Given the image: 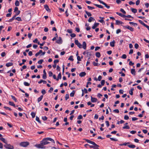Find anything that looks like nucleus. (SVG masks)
Returning a JSON list of instances; mask_svg holds the SVG:
<instances>
[{"label": "nucleus", "instance_id": "obj_13", "mask_svg": "<svg viewBox=\"0 0 149 149\" xmlns=\"http://www.w3.org/2000/svg\"><path fill=\"white\" fill-rule=\"evenodd\" d=\"M99 24V23H95L94 25L93 26L92 28L93 29H95L96 27H97L98 26Z\"/></svg>", "mask_w": 149, "mask_h": 149}, {"label": "nucleus", "instance_id": "obj_19", "mask_svg": "<svg viewBox=\"0 0 149 149\" xmlns=\"http://www.w3.org/2000/svg\"><path fill=\"white\" fill-rule=\"evenodd\" d=\"M13 65V63L11 62L8 63L6 64V66L7 67H9L10 66L12 65Z\"/></svg>", "mask_w": 149, "mask_h": 149}, {"label": "nucleus", "instance_id": "obj_45", "mask_svg": "<svg viewBox=\"0 0 149 149\" xmlns=\"http://www.w3.org/2000/svg\"><path fill=\"white\" fill-rule=\"evenodd\" d=\"M105 83V80H102L101 81V85L102 86L104 85Z\"/></svg>", "mask_w": 149, "mask_h": 149}, {"label": "nucleus", "instance_id": "obj_46", "mask_svg": "<svg viewBox=\"0 0 149 149\" xmlns=\"http://www.w3.org/2000/svg\"><path fill=\"white\" fill-rule=\"evenodd\" d=\"M69 98V95L68 94H66L65 95V100H67Z\"/></svg>", "mask_w": 149, "mask_h": 149}, {"label": "nucleus", "instance_id": "obj_57", "mask_svg": "<svg viewBox=\"0 0 149 149\" xmlns=\"http://www.w3.org/2000/svg\"><path fill=\"white\" fill-rule=\"evenodd\" d=\"M6 53L5 52H3L1 53V55L2 57H4L6 55Z\"/></svg>", "mask_w": 149, "mask_h": 149}, {"label": "nucleus", "instance_id": "obj_55", "mask_svg": "<svg viewBox=\"0 0 149 149\" xmlns=\"http://www.w3.org/2000/svg\"><path fill=\"white\" fill-rule=\"evenodd\" d=\"M70 36L74 38L76 36V34L74 33H72Z\"/></svg>", "mask_w": 149, "mask_h": 149}, {"label": "nucleus", "instance_id": "obj_7", "mask_svg": "<svg viewBox=\"0 0 149 149\" xmlns=\"http://www.w3.org/2000/svg\"><path fill=\"white\" fill-rule=\"evenodd\" d=\"M93 145V148L94 149H99L98 147L99 146L96 144L94 142L92 144Z\"/></svg>", "mask_w": 149, "mask_h": 149}, {"label": "nucleus", "instance_id": "obj_56", "mask_svg": "<svg viewBox=\"0 0 149 149\" xmlns=\"http://www.w3.org/2000/svg\"><path fill=\"white\" fill-rule=\"evenodd\" d=\"M53 88H52V87H51V88H50L48 92H49V93H52V91H53Z\"/></svg>", "mask_w": 149, "mask_h": 149}, {"label": "nucleus", "instance_id": "obj_61", "mask_svg": "<svg viewBox=\"0 0 149 149\" xmlns=\"http://www.w3.org/2000/svg\"><path fill=\"white\" fill-rule=\"evenodd\" d=\"M130 133L132 134H134L136 133V131L134 130L131 131H130Z\"/></svg>", "mask_w": 149, "mask_h": 149}, {"label": "nucleus", "instance_id": "obj_2", "mask_svg": "<svg viewBox=\"0 0 149 149\" xmlns=\"http://www.w3.org/2000/svg\"><path fill=\"white\" fill-rule=\"evenodd\" d=\"M44 146V145L42 143L41 141L40 144H36L35 146L38 148H45V147Z\"/></svg>", "mask_w": 149, "mask_h": 149}, {"label": "nucleus", "instance_id": "obj_22", "mask_svg": "<svg viewBox=\"0 0 149 149\" xmlns=\"http://www.w3.org/2000/svg\"><path fill=\"white\" fill-rule=\"evenodd\" d=\"M94 4L95 6H96L97 7L99 8H102L103 7V6L100 5H98V4Z\"/></svg>", "mask_w": 149, "mask_h": 149}, {"label": "nucleus", "instance_id": "obj_15", "mask_svg": "<svg viewBox=\"0 0 149 149\" xmlns=\"http://www.w3.org/2000/svg\"><path fill=\"white\" fill-rule=\"evenodd\" d=\"M86 44L85 42H83L82 47L84 49H86Z\"/></svg>", "mask_w": 149, "mask_h": 149}, {"label": "nucleus", "instance_id": "obj_36", "mask_svg": "<svg viewBox=\"0 0 149 149\" xmlns=\"http://www.w3.org/2000/svg\"><path fill=\"white\" fill-rule=\"evenodd\" d=\"M31 115L32 116V117L33 118H34L35 116H36V114L34 112H32L31 113Z\"/></svg>", "mask_w": 149, "mask_h": 149}, {"label": "nucleus", "instance_id": "obj_6", "mask_svg": "<svg viewBox=\"0 0 149 149\" xmlns=\"http://www.w3.org/2000/svg\"><path fill=\"white\" fill-rule=\"evenodd\" d=\"M56 42L58 44H61L62 42V40L61 38V37H59L58 39L56 40Z\"/></svg>", "mask_w": 149, "mask_h": 149}, {"label": "nucleus", "instance_id": "obj_40", "mask_svg": "<svg viewBox=\"0 0 149 149\" xmlns=\"http://www.w3.org/2000/svg\"><path fill=\"white\" fill-rule=\"evenodd\" d=\"M82 118H83V117H82V115H79V116H78L77 119L78 120H80V119H82Z\"/></svg>", "mask_w": 149, "mask_h": 149}, {"label": "nucleus", "instance_id": "obj_17", "mask_svg": "<svg viewBox=\"0 0 149 149\" xmlns=\"http://www.w3.org/2000/svg\"><path fill=\"white\" fill-rule=\"evenodd\" d=\"M61 73H60L58 74V77H57V79H56V80L57 81H58L59 79H61Z\"/></svg>", "mask_w": 149, "mask_h": 149}, {"label": "nucleus", "instance_id": "obj_52", "mask_svg": "<svg viewBox=\"0 0 149 149\" xmlns=\"http://www.w3.org/2000/svg\"><path fill=\"white\" fill-rule=\"evenodd\" d=\"M120 11L122 12L124 14H125L126 12L122 8H121L120 9Z\"/></svg>", "mask_w": 149, "mask_h": 149}, {"label": "nucleus", "instance_id": "obj_23", "mask_svg": "<svg viewBox=\"0 0 149 149\" xmlns=\"http://www.w3.org/2000/svg\"><path fill=\"white\" fill-rule=\"evenodd\" d=\"M8 103H9V104L10 105L13 106L15 107V104L13 102L10 101Z\"/></svg>", "mask_w": 149, "mask_h": 149}, {"label": "nucleus", "instance_id": "obj_41", "mask_svg": "<svg viewBox=\"0 0 149 149\" xmlns=\"http://www.w3.org/2000/svg\"><path fill=\"white\" fill-rule=\"evenodd\" d=\"M36 120L39 123H40L41 122L39 118L37 116L36 117Z\"/></svg>", "mask_w": 149, "mask_h": 149}, {"label": "nucleus", "instance_id": "obj_62", "mask_svg": "<svg viewBox=\"0 0 149 149\" xmlns=\"http://www.w3.org/2000/svg\"><path fill=\"white\" fill-rule=\"evenodd\" d=\"M102 78V76H101L100 75L97 78V80L99 81H100L101 80Z\"/></svg>", "mask_w": 149, "mask_h": 149}, {"label": "nucleus", "instance_id": "obj_28", "mask_svg": "<svg viewBox=\"0 0 149 149\" xmlns=\"http://www.w3.org/2000/svg\"><path fill=\"white\" fill-rule=\"evenodd\" d=\"M128 146L130 148H134L135 147V146L134 145H129Z\"/></svg>", "mask_w": 149, "mask_h": 149}, {"label": "nucleus", "instance_id": "obj_63", "mask_svg": "<svg viewBox=\"0 0 149 149\" xmlns=\"http://www.w3.org/2000/svg\"><path fill=\"white\" fill-rule=\"evenodd\" d=\"M87 7L89 9L91 10H92V9H94V8L93 7H91L89 6H87Z\"/></svg>", "mask_w": 149, "mask_h": 149}, {"label": "nucleus", "instance_id": "obj_49", "mask_svg": "<svg viewBox=\"0 0 149 149\" xmlns=\"http://www.w3.org/2000/svg\"><path fill=\"white\" fill-rule=\"evenodd\" d=\"M124 118L125 120H127L129 118V117L127 115H125L124 116Z\"/></svg>", "mask_w": 149, "mask_h": 149}, {"label": "nucleus", "instance_id": "obj_54", "mask_svg": "<svg viewBox=\"0 0 149 149\" xmlns=\"http://www.w3.org/2000/svg\"><path fill=\"white\" fill-rule=\"evenodd\" d=\"M49 77H51L53 75V73L51 71L49 72Z\"/></svg>", "mask_w": 149, "mask_h": 149}, {"label": "nucleus", "instance_id": "obj_26", "mask_svg": "<svg viewBox=\"0 0 149 149\" xmlns=\"http://www.w3.org/2000/svg\"><path fill=\"white\" fill-rule=\"evenodd\" d=\"M122 23H123V22L121 21H119L118 20H116V24L117 25H118L119 24H121Z\"/></svg>", "mask_w": 149, "mask_h": 149}, {"label": "nucleus", "instance_id": "obj_11", "mask_svg": "<svg viewBox=\"0 0 149 149\" xmlns=\"http://www.w3.org/2000/svg\"><path fill=\"white\" fill-rule=\"evenodd\" d=\"M86 75V73L84 72H82L79 74V76L81 77H83Z\"/></svg>", "mask_w": 149, "mask_h": 149}, {"label": "nucleus", "instance_id": "obj_59", "mask_svg": "<svg viewBox=\"0 0 149 149\" xmlns=\"http://www.w3.org/2000/svg\"><path fill=\"white\" fill-rule=\"evenodd\" d=\"M140 2V1L139 0H137L136 3V5H138L139 4Z\"/></svg>", "mask_w": 149, "mask_h": 149}, {"label": "nucleus", "instance_id": "obj_50", "mask_svg": "<svg viewBox=\"0 0 149 149\" xmlns=\"http://www.w3.org/2000/svg\"><path fill=\"white\" fill-rule=\"evenodd\" d=\"M68 59L71 61H73L74 60V59L73 58L72 56H70L69 58H68Z\"/></svg>", "mask_w": 149, "mask_h": 149}, {"label": "nucleus", "instance_id": "obj_33", "mask_svg": "<svg viewBox=\"0 0 149 149\" xmlns=\"http://www.w3.org/2000/svg\"><path fill=\"white\" fill-rule=\"evenodd\" d=\"M24 84L25 86H29L30 85V84L26 82H24Z\"/></svg>", "mask_w": 149, "mask_h": 149}, {"label": "nucleus", "instance_id": "obj_12", "mask_svg": "<svg viewBox=\"0 0 149 149\" xmlns=\"http://www.w3.org/2000/svg\"><path fill=\"white\" fill-rule=\"evenodd\" d=\"M131 74L134 75H136V72H135V70L134 69H131Z\"/></svg>", "mask_w": 149, "mask_h": 149}, {"label": "nucleus", "instance_id": "obj_58", "mask_svg": "<svg viewBox=\"0 0 149 149\" xmlns=\"http://www.w3.org/2000/svg\"><path fill=\"white\" fill-rule=\"evenodd\" d=\"M139 46L138 44L136 43L135 44L134 47L135 48L138 49L139 47Z\"/></svg>", "mask_w": 149, "mask_h": 149}, {"label": "nucleus", "instance_id": "obj_35", "mask_svg": "<svg viewBox=\"0 0 149 149\" xmlns=\"http://www.w3.org/2000/svg\"><path fill=\"white\" fill-rule=\"evenodd\" d=\"M93 19V17H90L88 19V21L89 22H91Z\"/></svg>", "mask_w": 149, "mask_h": 149}, {"label": "nucleus", "instance_id": "obj_16", "mask_svg": "<svg viewBox=\"0 0 149 149\" xmlns=\"http://www.w3.org/2000/svg\"><path fill=\"white\" fill-rule=\"evenodd\" d=\"M115 42L114 40H113V41L111 42L110 43V46L112 47H114Z\"/></svg>", "mask_w": 149, "mask_h": 149}, {"label": "nucleus", "instance_id": "obj_32", "mask_svg": "<svg viewBox=\"0 0 149 149\" xmlns=\"http://www.w3.org/2000/svg\"><path fill=\"white\" fill-rule=\"evenodd\" d=\"M130 127L128 125H125V126L123 127V128L124 129H130Z\"/></svg>", "mask_w": 149, "mask_h": 149}, {"label": "nucleus", "instance_id": "obj_8", "mask_svg": "<svg viewBox=\"0 0 149 149\" xmlns=\"http://www.w3.org/2000/svg\"><path fill=\"white\" fill-rule=\"evenodd\" d=\"M125 28H126L127 29L130 30V31H134V29L131 27H130L129 26H124Z\"/></svg>", "mask_w": 149, "mask_h": 149}, {"label": "nucleus", "instance_id": "obj_29", "mask_svg": "<svg viewBox=\"0 0 149 149\" xmlns=\"http://www.w3.org/2000/svg\"><path fill=\"white\" fill-rule=\"evenodd\" d=\"M15 5L16 6H19V1L17 0L16 1L15 3Z\"/></svg>", "mask_w": 149, "mask_h": 149}, {"label": "nucleus", "instance_id": "obj_51", "mask_svg": "<svg viewBox=\"0 0 149 149\" xmlns=\"http://www.w3.org/2000/svg\"><path fill=\"white\" fill-rule=\"evenodd\" d=\"M42 120L44 121H45L47 119V118L46 116H45L42 117Z\"/></svg>", "mask_w": 149, "mask_h": 149}, {"label": "nucleus", "instance_id": "obj_5", "mask_svg": "<svg viewBox=\"0 0 149 149\" xmlns=\"http://www.w3.org/2000/svg\"><path fill=\"white\" fill-rule=\"evenodd\" d=\"M75 44L77 45L79 48H81L82 47V45L79 42L78 40H75L74 41Z\"/></svg>", "mask_w": 149, "mask_h": 149}, {"label": "nucleus", "instance_id": "obj_38", "mask_svg": "<svg viewBox=\"0 0 149 149\" xmlns=\"http://www.w3.org/2000/svg\"><path fill=\"white\" fill-rule=\"evenodd\" d=\"M127 17V18H133V17H132L130 15H125L124 16V17Z\"/></svg>", "mask_w": 149, "mask_h": 149}, {"label": "nucleus", "instance_id": "obj_34", "mask_svg": "<svg viewBox=\"0 0 149 149\" xmlns=\"http://www.w3.org/2000/svg\"><path fill=\"white\" fill-rule=\"evenodd\" d=\"M11 96L12 98L16 102H17V99L15 97H14V96H13V95H11Z\"/></svg>", "mask_w": 149, "mask_h": 149}, {"label": "nucleus", "instance_id": "obj_24", "mask_svg": "<svg viewBox=\"0 0 149 149\" xmlns=\"http://www.w3.org/2000/svg\"><path fill=\"white\" fill-rule=\"evenodd\" d=\"M26 61V60H25V59H22V63H20L19 64V65L20 66H22L23 64H24V63Z\"/></svg>", "mask_w": 149, "mask_h": 149}, {"label": "nucleus", "instance_id": "obj_14", "mask_svg": "<svg viewBox=\"0 0 149 149\" xmlns=\"http://www.w3.org/2000/svg\"><path fill=\"white\" fill-rule=\"evenodd\" d=\"M0 140L6 144L7 143V141L5 139L3 138H0Z\"/></svg>", "mask_w": 149, "mask_h": 149}, {"label": "nucleus", "instance_id": "obj_37", "mask_svg": "<svg viewBox=\"0 0 149 149\" xmlns=\"http://www.w3.org/2000/svg\"><path fill=\"white\" fill-rule=\"evenodd\" d=\"M15 15H16V16L17 15H19L20 12V10H18L17 11V12H15Z\"/></svg>", "mask_w": 149, "mask_h": 149}, {"label": "nucleus", "instance_id": "obj_18", "mask_svg": "<svg viewBox=\"0 0 149 149\" xmlns=\"http://www.w3.org/2000/svg\"><path fill=\"white\" fill-rule=\"evenodd\" d=\"M132 12L134 13H136L137 12V10L136 9L131 8Z\"/></svg>", "mask_w": 149, "mask_h": 149}, {"label": "nucleus", "instance_id": "obj_9", "mask_svg": "<svg viewBox=\"0 0 149 149\" xmlns=\"http://www.w3.org/2000/svg\"><path fill=\"white\" fill-rule=\"evenodd\" d=\"M44 7L45 9L46 10L50 12V10L49 8V7L47 5H45L44 6Z\"/></svg>", "mask_w": 149, "mask_h": 149}, {"label": "nucleus", "instance_id": "obj_39", "mask_svg": "<svg viewBox=\"0 0 149 149\" xmlns=\"http://www.w3.org/2000/svg\"><path fill=\"white\" fill-rule=\"evenodd\" d=\"M67 32L69 33H72V30L71 29H68L67 30Z\"/></svg>", "mask_w": 149, "mask_h": 149}, {"label": "nucleus", "instance_id": "obj_4", "mask_svg": "<svg viewBox=\"0 0 149 149\" xmlns=\"http://www.w3.org/2000/svg\"><path fill=\"white\" fill-rule=\"evenodd\" d=\"M4 147L7 149H13L14 147L10 144H8L7 143L4 145Z\"/></svg>", "mask_w": 149, "mask_h": 149}, {"label": "nucleus", "instance_id": "obj_30", "mask_svg": "<svg viewBox=\"0 0 149 149\" xmlns=\"http://www.w3.org/2000/svg\"><path fill=\"white\" fill-rule=\"evenodd\" d=\"M85 12L88 17L91 16V14L90 13L88 12L86 10H85Z\"/></svg>", "mask_w": 149, "mask_h": 149}, {"label": "nucleus", "instance_id": "obj_64", "mask_svg": "<svg viewBox=\"0 0 149 149\" xmlns=\"http://www.w3.org/2000/svg\"><path fill=\"white\" fill-rule=\"evenodd\" d=\"M46 74H44L43 75L42 78L43 79H45L46 78Z\"/></svg>", "mask_w": 149, "mask_h": 149}, {"label": "nucleus", "instance_id": "obj_48", "mask_svg": "<svg viewBox=\"0 0 149 149\" xmlns=\"http://www.w3.org/2000/svg\"><path fill=\"white\" fill-rule=\"evenodd\" d=\"M43 61V60L41 59L38 61V63L39 64H41Z\"/></svg>", "mask_w": 149, "mask_h": 149}, {"label": "nucleus", "instance_id": "obj_10", "mask_svg": "<svg viewBox=\"0 0 149 149\" xmlns=\"http://www.w3.org/2000/svg\"><path fill=\"white\" fill-rule=\"evenodd\" d=\"M91 102H96L97 100L96 98L93 97L92 96L91 97Z\"/></svg>", "mask_w": 149, "mask_h": 149}, {"label": "nucleus", "instance_id": "obj_60", "mask_svg": "<svg viewBox=\"0 0 149 149\" xmlns=\"http://www.w3.org/2000/svg\"><path fill=\"white\" fill-rule=\"evenodd\" d=\"M105 123L106 124V125L107 127L109 126V122L108 121H105Z\"/></svg>", "mask_w": 149, "mask_h": 149}, {"label": "nucleus", "instance_id": "obj_21", "mask_svg": "<svg viewBox=\"0 0 149 149\" xmlns=\"http://www.w3.org/2000/svg\"><path fill=\"white\" fill-rule=\"evenodd\" d=\"M85 140L87 143L91 144H92L93 143V142H94L93 141H91L88 139H85Z\"/></svg>", "mask_w": 149, "mask_h": 149}, {"label": "nucleus", "instance_id": "obj_3", "mask_svg": "<svg viewBox=\"0 0 149 149\" xmlns=\"http://www.w3.org/2000/svg\"><path fill=\"white\" fill-rule=\"evenodd\" d=\"M29 145V143L28 142H22L20 144V145L24 147H26Z\"/></svg>", "mask_w": 149, "mask_h": 149}, {"label": "nucleus", "instance_id": "obj_53", "mask_svg": "<svg viewBox=\"0 0 149 149\" xmlns=\"http://www.w3.org/2000/svg\"><path fill=\"white\" fill-rule=\"evenodd\" d=\"M113 112L115 113H119V111L118 109H114L113 110Z\"/></svg>", "mask_w": 149, "mask_h": 149}, {"label": "nucleus", "instance_id": "obj_44", "mask_svg": "<svg viewBox=\"0 0 149 149\" xmlns=\"http://www.w3.org/2000/svg\"><path fill=\"white\" fill-rule=\"evenodd\" d=\"M41 93L43 95L45 94L46 93L45 90V89H42V90L41 91Z\"/></svg>", "mask_w": 149, "mask_h": 149}, {"label": "nucleus", "instance_id": "obj_31", "mask_svg": "<svg viewBox=\"0 0 149 149\" xmlns=\"http://www.w3.org/2000/svg\"><path fill=\"white\" fill-rule=\"evenodd\" d=\"M75 93V92L74 91H73L71 93H70V96L72 97H73L74 96Z\"/></svg>", "mask_w": 149, "mask_h": 149}, {"label": "nucleus", "instance_id": "obj_47", "mask_svg": "<svg viewBox=\"0 0 149 149\" xmlns=\"http://www.w3.org/2000/svg\"><path fill=\"white\" fill-rule=\"evenodd\" d=\"M110 139L112 141H117L118 139H114L113 138H110Z\"/></svg>", "mask_w": 149, "mask_h": 149}, {"label": "nucleus", "instance_id": "obj_1", "mask_svg": "<svg viewBox=\"0 0 149 149\" xmlns=\"http://www.w3.org/2000/svg\"><path fill=\"white\" fill-rule=\"evenodd\" d=\"M49 141H51L52 143H55V141L53 139L51 138L48 137L44 138L42 139L41 141L42 143L44 145H46L50 143Z\"/></svg>", "mask_w": 149, "mask_h": 149}, {"label": "nucleus", "instance_id": "obj_25", "mask_svg": "<svg viewBox=\"0 0 149 149\" xmlns=\"http://www.w3.org/2000/svg\"><path fill=\"white\" fill-rule=\"evenodd\" d=\"M116 13L118 15H119V16L122 17H124V16L125 15H123V14H122L121 13H119V12H116Z\"/></svg>", "mask_w": 149, "mask_h": 149}, {"label": "nucleus", "instance_id": "obj_43", "mask_svg": "<svg viewBox=\"0 0 149 149\" xmlns=\"http://www.w3.org/2000/svg\"><path fill=\"white\" fill-rule=\"evenodd\" d=\"M126 57L127 56L125 54H123L121 56V58L123 59H125Z\"/></svg>", "mask_w": 149, "mask_h": 149}, {"label": "nucleus", "instance_id": "obj_27", "mask_svg": "<svg viewBox=\"0 0 149 149\" xmlns=\"http://www.w3.org/2000/svg\"><path fill=\"white\" fill-rule=\"evenodd\" d=\"M95 55L97 57L99 58L101 56V54L100 52H97L95 53Z\"/></svg>", "mask_w": 149, "mask_h": 149}, {"label": "nucleus", "instance_id": "obj_20", "mask_svg": "<svg viewBox=\"0 0 149 149\" xmlns=\"http://www.w3.org/2000/svg\"><path fill=\"white\" fill-rule=\"evenodd\" d=\"M43 97V95H41L38 98V102H39L40 101H41Z\"/></svg>", "mask_w": 149, "mask_h": 149}, {"label": "nucleus", "instance_id": "obj_42", "mask_svg": "<svg viewBox=\"0 0 149 149\" xmlns=\"http://www.w3.org/2000/svg\"><path fill=\"white\" fill-rule=\"evenodd\" d=\"M15 19L18 21H22L20 17H16L15 18Z\"/></svg>", "mask_w": 149, "mask_h": 149}]
</instances>
